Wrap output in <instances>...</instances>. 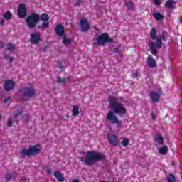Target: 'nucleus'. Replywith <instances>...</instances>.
<instances>
[{
	"mask_svg": "<svg viewBox=\"0 0 182 182\" xmlns=\"http://www.w3.org/2000/svg\"><path fill=\"white\" fill-rule=\"evenodd\" d=\"M67 80H69V77H68V78H62V77H58V78H57V82H58V83H65V82H66Z\"/></svg>",
	"mask_w": 182,
	"mask_h": 182,
	"instance_id": "cd10ccee",
	"label": "nucleus"
},
{
	"mask_svg": "<svg viewBox=\"0 0 182 182\" xmlns=\"http://www.w3.org/2000/svg\"><path fill=\"white\" fill-rule=\"evenodd\" d=\"M26 14V6L25 5V4H19L17 9V15L18 18H25Z\"/></svg>",
	"mask_w": 182,
	"mask_h": 182,
	"instance_id": "6e6552de",
	"label": "nucleus"
},
{
	"mask_svg": "<svg viewBox=\"0 0 182 182\" xmlns=\"http://www.w3.org/2000/svg\"><path fill=\"white\" fill-rule=\"evenodd\" d=\"M72 114L74 117L79 116V106L75 105L73 107Z\"/></svg>",
	"mask_w": 182,
	"mask_h": 182,
	"instance_id": "412c9836",
	"label": "nucleus"
},
{
	"mask_svg": "<svg viewBox=\"0 0 182 182\" xmlns=\"http://www.w3.org/2000/svg\"><path fill=\"white\" fill-rule=\"evenodd\" d=\"M40 19L41 21H42L43 22H48L49 21V15L46 14H41V16H40Z\"/></svg>",
	"mask_w": 182,
	"mask_h": 182,
	"instance_id": "b1692460",
	"label": "nucleus"
},
{
	"mask_svg": "<svg viewBox=\"0 0 182 182\" xmlns=\"http://www.w3.org/2000/svg\"><path fill=\"white\" fill-rule=\"evenodd\" d=\"M151 54L156 56L157 54V49H156V44L154 42H151L149 45Z\"/></svg>",
	"mask_w": 182,
	"mask_h": 182,
	"instance_id": "a211bd4d",
	"label": "nucleus"
},
{
	"mask_svg": "<svg viewBox=\"0 0 182 182\" xmlns=\"http://www.w3.org/2000/svg\"><path fill=\"white\" fill-rule=\"evenodd\" d=\"M5 23V20H1V21H0V25H4Z\"/></svg>",
	"mask_w": 182,
	"mask_h": 182,
	"instance_id": "37998d69",
	"label": "nucleus"
},
{
	"mask_svg": "<svg viewBox=\"0 0 182 182\" xmlns=\"http://www.w3.org/2000/svg\"><path fill=\"white\" fill-rule=\"evenodd\" d=\"M155 4L156 5V6H160L161 5V1L160 0H154Z\"/></svg>",
	"mask_w": 182,
	"mask_h": 182,
	"instance_id": "e433bc0d",
	"label": "nucleus"
},
{
	"mask_svg": "<svg viewBox=\"0 0 182 182\" xmlns=\"http://www.w3.org/2000/svg\"><path fill=\"white\" fill-rule=\"evenodd\" d=\"M6 48L7 50H9L10 52H14L15 50V46H14L12 43L7 44Z\"/></svg>",
	"mask_w": 182,
	"mask_h": 182,
	"instance_id": "bb28decb",
	"label": "nucleus"
},
{
	"mask_svg": "<svg viewBox=\"0 0 182 182\" xmlns=\"http://www.w3.org/2000/svg\"><path fill=\"white\" fill-rule=\"evenodd\" d=\"M148 60V65L149 68H156V60H154L153 57L151 55H149L147 58Z\"/></svg>",
	"mask_w": 182,
	"mask_h": 182,
	"instance_id": "f3484780",
	"label": "nucleus"
},
{
	"mask_svg": "<svg viewBox=\"0 0 182 182\" xmlns=\"http://www.w3.org/2000/svg\"><path fill=\"white\" fill-rule=\"evenodd\" d=\"M150 97L152 100V102H157L159 100H160V96H161V90L156 91H152L149 94Z\"/></svg>",
	"mask_w": 182,
	"mask_h": 182,
	"instance_id": "1a4fd4ad",
	"label": "nucleus"
},
{
	"mask_svg": "<svg viewBox=\"0 0 182 182\" xmlns=\"http://www.w3.org/2000/svg\"><path fill=\"white\" fill-rule=\"evenodd\" d=\"M11 100V97H8L6 100H4V103H6V102H9Z\"/></svg>",
	"mask_w": 182,
	"mask_h": 182,
	"instance_id": "a19ab883",
	"label": "nucleus"
},
{
	"mask_svg": "<svg viewBox=\"0 0 182 182\" xmlns=\"http://www.w3.org/2000/svg\"><path fill=\"white\" fill-rule=\"evenodd\" d=\"M14 124V122H12V119H9L8 122H7V125L11 127V126H12Z\"/></svg>",
	"mask_w": 182,
	"mask_h": 182,
	"instance_id": "c9c22d12",
	"label": "nucleus"
},
{
	"mask_svg": "<svg viewBox=\"0 0 182 182\" xmlns=\"http://www.w3.org/2000/svg\"><path fill=\"white\" fill-rule=\"evenodd\" d=\"M151 38L153 41H156L155 43L157 49H161V46L163 45V42L161 41V37L157 36V31L156 28H153L150 32Z\"/></svg>",
	"mask_w": 182,
	"mask_h": 182,
	"instance_id": "423d86ee",
	"label": "nucleus"
},
{
	"mask_svg": "<svg viewBox=\"0 0 182 182\" xmlns=\"http://www.w3.org/2000/svg\"><path fill=\"white\" fill-rule=\"evenodd\" d=\"M21 114H22V111H18L14 114V118L16 119V117H18V116H21Z\"/></svg>",
	"mask_w": 182,
	"mask_h": 182,
	"instance_id": "72a5a7b5",
	"label": "nucleus"
},
{
	"mask_svg": "<svg viewBox=\"0 0 182 182\" xmlns=\"http://www.w3.org/2000/svg\"><path fill=\"white\" fill-rule=\"evenodd\" d=\"M70 42H71L70 38H68V37H66V36H64V37H63V43L64 45H70Z\"/></svg>",
	"mask_w": 182,
	"mask_h": 182,
	"instance_id": "a878e982",
	"label": "nucleus"
},
{
	"mask_svg": "<svg viewBox=\"0 0 182 182\" xmlns=\"http://www.w3.org/2000/svg\"><path fill=\"white\" fill-rule=\"evenodd\" d=\"M21 180H22L23 182L26 181V178H23Z\"/></svg>",
	"mask_w": 182,
	"mask_h": 182,
	"instance_id": "49530a36",
	"label": "nucleus"
},
{
	"mask_svg": "<svg viewBox=\"0 0 182 182\" xmlns=\"http://www.w3.org/2000/svg\"><path fill=\"white\" fill-rule=\"evenodd\" d=\"M80 25L81 31H82L83 32L88 31L89 23L87 22V18H84L81 20Z\"/></svg>",
	"mask_w": 182,
	"mask_h": 182,
	"instance_id": "ddd939ff",
	"label": "nucleus"
},
{
	"mask_svg": "<svg viewBox=\"0 0 182 182\" xmlns=\"http://www.w3.org/2000/svg\"><path fill=\"white\" fill-rule=\"evenodd\" d=\"M72 182H79V181L77 179H74Z\"/></svg>",
	"mask_w": 182,
	"mask_h": 182,
	"instance_id": "a18cd8bd",
	"label": "nucleus"
},
{
	"mask_svg": "<svg viewBox=\"0 0 182 182\" xmlns=\"http://www.w3.org/2000/svg\"><path fill=\"white\" fill-rule=\"evenodd\" d=\"M133 77H134L135 79L139 77V72L137 71H134L133 72Z\"/></svg>",
	"mask_w": 182,
	"mask_h": 182,
	"instance_id": "f704fd0d",
	"label": "nucleus"
},
{
	"mask_svg": "<svg viewBox=\"0 0 182 182\" xmlns=\"http://www.w3.org/2000/svg\"><path fill=\"white\" fill-rule=\"evenodd\" d=\"M126 6L129 9H133V3L132 2H128L127 3Z\"/></svg>",
	"mask_w": 182,
	"mask_h": 182,
	"instance_id": "2f4dec72",
	"label": "nucleus"
},
{
	"mask_svg": "<svg viewBox=\"0 0 182 182\" xmlns=\"http://www.w3.org/2000/svg\"><path fill=\"white\" fill-rule=\"evenodd\" d=\"M41 41V34L39 33H33L31 35V42L36 45V43H39Z\"/></svg>",
	"mask_w": 182,
	"mask_h": 182,
	"instance_id": "9d476101",
	"label": "nucleus"
},
{
	"mask_svg": "<svg viewBox=\"0 0 182 182\" xmlns=\"http://www.w3.org/2000/svg\"><path fill=\"white\" fill-rule=\"evenodd\" d=\"M153 16L156 21H163L164 19V16L160 12H154Z\"/></svg>",
	"mask_w": 182,
	"mask_h": 182,
	"instance_id": "6ab92c4d",
	"label": "nucleus"
},
{
	"mask_svg": "<svg viewBox=\"0 0 182 182\" xmlns=\"http://www.w3.org/2000/svg\"><path fill=\"white\" fill-rule=\"evenodd\" d=\"M46 173H48V174H52V170L49 168H46Z\"/></svg>",
	"mask_w": 182,
	"mask_h": 182,
	"instance_id": "58836bf2",
	"label": "nucleus"
},
{
	"mask_svg": "<svg viewBox=\"0 0 182 182\" xmlns=\"http://www.w3.org/2000/svg\"><path fill=\"white\" fill-rule=\"evenodd\" d=\"M168 182H176V178L173 174L170 173L167 177Z\"/></svg>",
	"mask_w": 182,
	"mask_h": 182,
	"instance_id": "393cba45",
	"label": "nucleus"
},
{
	"mask_svg": "<svg viewBox=\"0 0 182 182\" xmlns=\"http://www.w3.org/2000/svg\"><path fill=\"white\" fill-rule=\"evenodd\" d=\"M154 140L156 141V143H158L159 146H163V144L164 143V139L161 136V134L159 132H157L154 136Z\"/></svg>",
	"mask_w": 182,
	"mask_h": 182,
	"instance_id": "f8f14e48",
	"label": "nucleus"
},
{
	"mask_svg": "<svg viewBox=\"0 0 182 182\" xmlns=\"http://www.w3.org/2000/svg\"><path fill=\"white\" fill-rule=\"evenodd\" d=\"M108 140L112 146H117L119 144V141L117 140V136H116L114 134H108Z\"/></svg>",
	"mask_w": 182,
	"mask_h": 182,
	"instance_id": "9b49d317",
	"label": "nucleus"
},
{
	"mask_svg": "<svg viewBox=\"0 0 182 182\" xmlns=\"http://www.w3.org/2000/svg\"><path fill=\"white\" fill-rule=\"evenodd\" d=\"M11 177H12V175H11V174H7V175L6 176V178L7 180H9V178H11Z\"/></svg>",
	"mask_w": 182,
	"mask_h": 182,
	"instance_id": "ea45409f",
	"label": "nucleus"
},
{
	"mask_svg": "<svg viewBox=\"0 0 182 182\" xmlns=\"http://www.w3.org/2000/svg\"><path fill=\"white\" fill-rule=\"evenodd\" d=\"M9 62H14V58H9Z\"/></svg>",
	"mask_w": 182,
	"mask_h": 182,
	"instance_id": "c03bdc74",
	"label": "nucleus"
},
{
	"mask_svg": "<svg viewBox=\"0 0 182 182\" xmlns=\"http://www.w3.org/2000/svg\"><path fill=\"white\" fill-rule=\"evenodd\" d=\"M23 122H28L29 121V115H28L27 114H24L23 117Z\"/></svg>",
	"mask_w": 182,
	"mask_h": 182,
	"instance_id": "7c9ffc66",
	"label": "nucleus"
},
{
	"mask_svg": "<svg viewBox=\"0 0 182 182\" xmlns=\"http://www.w3.org/2000/svg\"><path fill=\"white\" fill-rule=\"evenodd\" d=\"M4 18L6 20H9L12 18V14L9 11H7L4 14Z\"/></svg>",
	"mask_w": 182,
	"mask_h": 182,
	"instance_id": "c85d7f7f",
	"label": "nucleus"
},
{
	"mask_svg": "<svg viewBox=\"0 0 182 182\" xmlns=\"http://www.w3.org/2000/svg\"><path fill=\"white\" fill-rule=\"evenodd\" d=\"M15 86V82L12 80H7L6 81V83L4 85V89L7 92H9V90H12L14 89V87Z\"/></svg>",
	"mask_w": 182,
	"mask_h": 182,
	"instance_id": "4468645a",
	"label": "nucleus"
},
{
	"mask_svg": "<svg viewBox=\"0 0 182 182\" xmlns=\"http://www.w3.org/2000/svg\"><path fill=\"white\" fill-rule=\"evenodd\" d=\"M129 144V139L127 138H124L122 140V145L124 147H126Z\"/></svg>",
	"mask_w": 182,
	"mask_h": 182,
	"instance_id": "c756f323",
	"label": "nucleus"
},
{
	"mask_svg": "<svg viewBox=\"0 0 182 182\" xmlns=\"http://www.w3.org/2000/svg\"><path fill=\"white\" fill-rule=\"evenodd\" d=\"M175 4H176V2H174V1H173V0H168L165 3V6H166V8H173Z\"/></svg>",
	"mask_w": 182,
	"mask_h": 182,
	"instance_id": "5701e85b",
	"label": "nucleus"
},
{
	"mask_svg": "<svg viewBox=\"0 0 182 182\" xmlns=\"http://www.w3.org/2000/svg\"><path fill=\"white\" fill-rule=\"evenodd\" d=\"M41 151L39 149V144H36L30 146L28 149H23L20 154L23 157H26V156H35V154H38Z\"/></svg>",
	"mask_w": 182,
	"mask_h": 182,
	"instance_id": "7ed1b4c3",
	"label": "nucleus"
},
{
	"mask_svg": "<svg viewBox=\"0 0 182 182\" xmlns=\"http://www.w3.org/2000/svg\"><path fill=\"white\" fill-rule=\"evenodd\" d=\"M167 151H168V148L167 147V146H164L159 149V154H167Z\"/></svg>",
	"mask_w": 182,
	"mask_h": 182,
	"instance_id": "aec40b11",
	"label": "nucleus"
},
{
	"mask_svg": "<svg viewBox=\"0 0 182 182\" xmlns=\"http://www.w3.org/2000/svg\"><path fill=\"white\" fill-rule=\"evenodd\" d=\"M105 159V154L100 152H96L94 151H88L87 153L86 158H80V161L85 163L87 166H91L95 161H99L100 160H103Z\"/></svg>",
	"mask_w": 182,
	"mask_h": 182,
	"instance_id": "f03ea898",
	"label": "nucleus"
},
{
	"mask_svg": "<svg viewBox=\"0 0 182 182\" xmlns=\"http://www.w3.org/2000/svg\"><path fill=\"white\" fill-rule=\"evenodd\" d=\"M54 177L59 182L65 181V176H63V174H62V172H60V171H55L54 172Z\"/></svg>",
	"mask_w": 182,
	"mask_h": 182,
	"instance_id": "2eb2a0df",
	"label": "nucleus"
},
{
	"mask_svg": "<svg viewBox=\"0 0 182 182\" xmlns=\"http://www.w3.org/2000/svg\"><path fill=\"white\" fill-rule=\"evenodd\" d=\"M55 32L57 35H59V36H62V35L65 33V28H63L62 25L58 24L55 28Z\"/></svg>",
	"mask_w": 182,
	"mask_h": 182,
	"instance_id": "dca6fc26",
	"label": "nucleus"
},
{
	"mask_svg": "<svg viewBox=\"0 0 182 182\" xmlns=\"http://www.w3.org/2000/svg\"><path fill=\"white\" fill-rule=\"evenodd\" d=\"M166 36H167V33H166V31H163L161 36L162 41H166Z\"/></svg>",
	"mask_w": 182,
	"mask_h": 182,
	"instance_id": "473e14b6",
	"label": "nucleus"
},
{
	"mask_svg": "<svg viewBox=\"0 0 182 182\" xmlns=\"http://www.w3.org/2000/svg\"><path fill=\"white\" fill-rule=\"evenodd\" d=\"M81 3H82V0H77L76 5H80Z\"/></svg>",
	"mask_w": 182,
	"mask_h": 182,
	"instance_id": "79ce46f5",
	"label": "nucleus"
},
{
	"mask_svg": "<svg viewBox=\"0 0 182 182\" xmlns=\"http://www.w3.org/2000/svg\"><path fill=\"white\" fill-rule=\"evenodd\" d=\"M39 19H41V16L36 13L29 16L26 19L27 26L29 29H33V28H36V23L39 22Z\"/></svg>",
	"mask_w": 182,
	"mask_h": 182,
	"instance_id": "20e7f679",
	"label": "nucleus"
},
{
	"mask_svg": "<svg viewBox=\"0 0 182 182\" xmlns=\"http://www.w3.org/2000/svg\"><path fill=\"white\" fill-rule=\"evenodd\" d=\"M151 117L152 120H156V114L154 112H152L151 114Z\"/></svg>",
	"mask_w": 182,
	"mask_h": 182,
	"instance_id": "4c0bfd02",
	"label": "nucleus"
},
{
	"mask_svg": "<svg viewBox=\"0 0 182 182\" xmlns=\"http://www.w3.org/2000/svg\"><path fill=\"white\" fill-rule=\"evenodd\" d=\"M96 42L94 43V45H100V46H104L105 43L109 42H113V40L109 38V35L107 33H102L97 36Z\"/></svg>",
	"mask_w": 182,
	"mask_h": 182,
	"instance_id": "39448f33",
	"label": "nucleus"
},
{
	"mask_svg": "<svg viewBox=\"0 0 182 182\" xmlns=\"http://www.w3.org/2000/svg\"><path fill=\"white\" fill-rule=\"evenodd\" d=\"M47 28H49V22L48 21H43L41 25L38 26V29H47Z\"/></svg>",
	"mask_w": 182,
	"mask_h": 182,
	"instance_id": "4be33fe9",
	"label": "nucleus"
},
{
	"mask_svg": "<svg viewBox=\"0 0 182 182\" xmlns=\"http://www.w3.org/2000/svg\"><path fill=\"white\" fill-rule=\"evenodd\" d=\"M21 93L23 96H25V97L30 99L31 97H33V96H35L36 90H35L33 85H28L23 88Z\"/></svg>",
	"mask_w": 182,
	"mask_h": 182,
	"instance_id": "0eeeda50",
	"label": "nucleus"
},
{
	"mask_svg": "<svg viewBox=\"0 0 182 182\" xmlns=\"http://www.w3.org/2000/svg\"><path fill=\"white\" fill-rule=\"evenodd\" d=\"M109 108L111 110L108 111L106 119L108 122L117 124V127H122V121L119 120V118L116 114L119 116H124L126 113V107L123 104H120L116 97L111 96L108 99Z\"/></svg>",
	"mask_w": 182,
	"mask_h": 182,
	"instance_id": "f257e3e1",
	"label": "nucleus"
}]
</instances>
